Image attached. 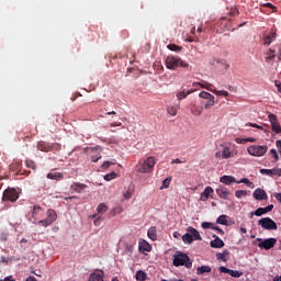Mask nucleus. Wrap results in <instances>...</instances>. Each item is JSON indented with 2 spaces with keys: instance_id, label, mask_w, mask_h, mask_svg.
Here are the masks:
<instances>
[{
  "instance_id": "obj_53",
  "label": "nucleus",
  "mask_w": 281,
  "mask_h": 281,
  "mask_svg": "<svg viewBox=\"0 0 281 281\" xmlns=\"http://www.w3.org/2000/svg\"><path fill=\"white\" fill-rule=\"evenodd\" d=\"M213 227H214V224H212L210 222L202 223V228L203 229H212Z\"/></svg>"
},
{
  "instance_id": "obj_47",
  "label": "nucleus",
  "mask_w": 281,
  "mask_h": 281,
  "mask_svg": "<svg viewBox=\"0 0 281 281\" xmlns=\"http://www.w3.org/2000/svg\"><path fill=\"white\" fill-rule=\"evenodd\" d=\"M25 166L26 168H31L32 170H36V162H34V160H25Z\"/></svg>"
},
{
  "instance_id": "obj_31",
  "label": "nucleus",
  "mask_w": 281,
  "mask_h": 281,
  "mask_svg": "<svg viewBox=\"0 0 281 281\" xmlns=\"http://www.w3.org/2000/svg\"><path fill=\"white\" fill-rule=\"evenodd\" d=\"M190 93H192V91L188 90H182L176 93V97L178 100H186V98H188V95H190Z\"/></svg>"
},
{
  "instance_id": "obj_9",
  "label": "nucleus",
  "mask_w": 281,
  "mask_h": 281,
  "mask_svg": "<svg viewBox=\"0 0 281 281\" xmlns=\"http://www.w3.org/2000/svg\"><path fill=\"white\" fill-rule=\"evenodd\" d=\"M257 241L259 243L258 247L260 249L269 250V249H273L276 247V244L278 243V239H276L273 237L265 239V240H262V238H257Z\"/></svg>"
},
{
  "instance_id": "obj_8",
  "label": "nucleus",
  "mask_w": 281,
  "mask_h": 281,
  "mask_svg": "<svg viewBox=\"0 0 281 281\" xmlns=\"http://www.w3.org/2000/svg\"><path fill=\"white\" fill-rule=\"evenodd\" d=\"M2 201H10L11 203H16L19 201V191L14 188H8L2 194Z\"/></svg>"
},
{
  "instance_id": "obj_46",
  "label": "nucleus",
  "mask_w": 281,
  "mask_h": 281,
  "mask_svg": "<svg viewBox=\"0 0 281 281\" xmlns=\"http://www.w3.org/2000/svg\"><path fill=\"white\" fill-rule=\"evenodd\" d=\"M97 216H98V215H95V214L92 215V218H94V222H93V223H94V226H95V227H100V225H101L102 221H104V218H102V216H100V215H99V217H97ZM95 217H97V218H95Z\"/></svg>"
},
{
  "instance_id": "obj_15",
  "label": "nucleus",
  "mask_w": 281,
  "mask_h": 281,
  "mask_svg": "<svg viewBox=\"0 0 281 281\" xmlns=\"http://www.w3.org/2000/svg\"><path fill=\"white\" fill-rule=\"evenodd\" d=\"M203 109H205L203 105H196L194 103L190 104V111L195 117L203 115Z\"/></svg>"
},
{
  "instance_id": "obj_45",
  "label": "nucleus",
  "mask_w": 281,
  "mask_h": 281,
  "mask_svg": "<svg viewBox=\"0 0 281 281\" xmlns=\"http://www.w3.org/2000/svg\"><path fill=\"white\" fill-rule=\"evenodd\" d=\"M236 142L237 144H247V142H250V143H255L256 142V138L254 137H248V138H236Z\"/></svg>"
},
{
  "instance_id": "obj_48",
  "label": "nucleus",
  "mask_w": 281,
  "mask_h": 281,
  "mask_svg": "<svg viewBox=\"0 0 281 281\" xmlns=\"http://www.w3.org/2000/svg\"><path fill=\"white\" fill-rule=\"evenodd\" d=\"M235 196L237 199H243V196H247V191L246 190H237V191H235Z\"/></svg>"
},
{
  "instance_id": "obj_6",
  "label": "nucleus",
  "mask_w": 281,
  "mask_h": 281,
  "mask_svg": "<svg viewBox=\"0 0 281 281\" xmlns=\"http://www.w3.org/2000/svg\"><path fill=\"white\" fill-rule=\"evenodd\" d=\"M199 98H201L202 100H206V102H201V104H203V109L207 110L211 106H214L216 104V100L214 98V95L207 91H202L199 93Z\"/></svg>"
},
{
  "instance_id": "obj_58",
  "label": "nucleus",
  "mask_w": 281,
  "mask_h": 281,
  "mask_svg": "<svg viewBox=\"0 0 281 281\" xmlns=\"http://www.w3.org/2000/svg\"><path fill=\"white\" fill-rule=\"evenodd\" d=\"M171 164H186V159L181 160L179 158H176L171 161Z\"/></svg>"
},
{
  "instance_id": "obj_14",
  "label": "nucleus",
  "mask_w": 281,
  "mask_h": 281,
  "mask_svg": "<svg viewBox=\"0 0 281 281\" xmlns=\"http://www.w3.org/2000/svg\"><path fill=\"white\" fill-rule=\"evenodd\" d=\"M216 194L220 196V199H224L225 201L229 200V191L224 186H220L216 189Z\"/></svg>"
},
{
  "instance_id": "obj_39",
  "label": "nucleus",
  "mask_w": 281,
  "mask_h": 281,
  "mask_svg": "<svg viewBox=\"0 0 281 281\" xmlns=\"http://www.w3.org/2000/svg\"><path fill=\"white\" fill-rule=\"evenodd\" d=\"M216 256H217V260H222L223 262H227V258H225V256H229V251L224 250L223 252H220Z\"/></svg>"
},
{
  "instance_id": "obj_51",
  "label": "nucleus",
  "mask_w": 281,
  "mask_h": 281,
  "mask_svg": "<svg viewBox=\"0 0 281 281\" xmlns=\"http://www.w3.org/2000/svg\"><path fill=\"white\" fill-rule=\"evenodd\" d=\"M123 247H124L126 254H133V245H128V244L124 243Z\"/></svg>"
},
{
  "instance_id": "obj_28",
  "label": "nucleus",
  "mask_w": 281,
  "mask_h": 281,
  "mask_svg": "<svg viewBox=\"0 0 281 281\" xmlns=\"http://www.w3.org/2000/svg\"><path fill=\"white\" fill-rule=\"evenodd\" d=\"M147 236L150 238V240H157V227L151 226L147 231Z\"/></svg>"
},
{
  "instance_id": "obj_4",
  "label": "nucleus",
  "mask_w": 281,
  "mask_h": 281,
  "mask_svg": "<svg viewBox=\"0 0 281 281\" xmlns=\"http://www.w3.org/2000/svg\"><path fill=\"white\" fill-rule=\"evenodd\" d=\"M248 155L252 157H265L269 147L267 145H251L247 148Z\"/></svg>"
},
{
  "instance_id": "obj_57",
  "label": "nucleus",
  "mask_w": 281,
  "mask_h": 281,
  "mask_svg": "<svg viewBox=\"0 0 281 281\" xmlns=\"http://www.w3.org/2000/svg\"><path fill=\"white\" fill-rule=\"evenodd\" d=\"M212 229H214L215 232H218L221 234V236H223L225 234V231H223L221 227L218 226H214L212 227Z\"/></svg>"
},
{
  "instance_id": "obj_35",
  "label": "nucleus",
  "mask_w": 281,
  "mask_h": 281,
  "mask_svg": "<svg viewBox=\"0 0 281 281\" xmlns=\"http://www.w3.org/2000/svg\"><path fill=\"white\" fill-rule=\"evenodd\" d=\"M237 183H245L247 188L254 189V182H251L248 178H243L240 180H237Z\"/></svg>"
},
{
  "instance_id": "obj_22",
  "label": "nucleus",
  "mask_w": 281,
  "mask_h": 281,
  "mask_svg": "<svg viewBox=\"0 0 281 281\" xmlns=\"http://www.w3.org/2000/svg\"><path fill=\"white\" fill-rule=\"evenodd\" d=\"M187 232L192 236L193 240H203L201 234H199V231H196V228L189 226L187 228Z\"/></svg>"
},
{
  "instance_id": "obj_2",
  "label": "nucleus",
  "mask_w": 281,
  "mask_h": 281,
  "mask_svg": "<svg viewBox=\"0 0 281 281\" xmlns=\"http://www.w3.org/2000/svg\"><path fill=\"white\" fill-rule=\"evenodd\" d=\"M173 267H187V269H192V261L186 252L178 251L173 255Z\"/></svg>"
},
{
  "instance_id": "obj_64",
  "label": "nucleus",
  "mask_w": 281,
  "mask_h": 281,
  "mask_svg": "<svg viewBox=\"0 0 281 281\" xmlns=\"http://www.w3.org/2000/svg\"><path fill=\"white\" fill-rule=\"evenodd\" d=\"M25 281H38L34 277H29Z\"/></svg>"
},
{
  "instance_id": "obj_33",
  "label": "nucleus",
  "mask_w": 281,
  "mask_h": 281,
  "mask_svg": "<svg viewBox=\"0 0 281 281\" xmlns=\"http://www.w3.org/2000/svg\"><path fill=\"white\" fill-rule=\"evenodd\" d=\"M167 48L170 49V52H176L177 54L181 53V49H183V47L178 46L177 44H168Z\"/></svg>"
},
{
  "instance_id": "obj_23",
  "label": "nucleus",
  "mask_w": 281,
  "mask_h": 281,
  "mask_svg": "<svg viewBox=\"0 0 281 281\" xmlns=\"http://www.w3.org/2000/svg\"><path fill=\"white\" fill-rule=\"evenodd\" d=\"M70 189L74 190L75 192H78V194H80V192H82L83 190H87V184H82L80 182H74L70 186Z\"/></svg>"
},
{
  "instance_id": "obj_21",
  "label": "nucleus",
  "mask_w": 281,
  "mask_h": 281,
  "mask_svg": "<svg viewBox=\"0 0 281 281\" xmlns=\"http://www.w3.org/2000/svg\"><path fill=\"white\" fill-rule=\"evenodd\" d=\"M237 181L233 176H222L220 178V183H224L225 186H232V183H237Z\"/></svg>"
},
{
  "instance_id": "obj_7",
  "label": "nucleus",
  "mask_w": 281,
  "mask_h": 281,
  "mask_svg": "<svg viewBox=\"0 0 281 281\" xmlns=\"http://www.w3.org/2000/svg\"><path fill=\"white\" fill-rule=\"evenodd\" d=\"M258 225L262 229H267L268 232H272L278 229V224L271 217H263L258 221Z\"/></svg>"
},
{
  "instance_id": "obj_61",
  "label": "nucleus",
  "mask_w": 281,
  "mask_h": 281,
  "mask_svg": "<svg viewBox=\"0 0 281 281\" xmlns=\"http://www.w3.org/2000/svg\"><path fill=\"white\" fill-rule=\"evenodd\" d=\"M0 281H16L12 278V276L5 277L3 280Z\"/></svg>"
},
{
  "instance_id": "obj_26",
  "label": "nucleus",
  "mask_w": 281,
  "mask_h": 281,
  "mask_svg": "<svg viewBox=\"0 0 281 281\" xmlns=\"http://www.w3.org/2000/svg\"><path fill=\"white\" fill-rule=\"evenodd\" d=\"M47 179H52L53 181H60L65 176L63 172H49L47 173Z\"/></svg>"
},
{
  "instance_id": "obj_42",
  "label": "nucleus",
  "mask_w": 281,
  "mask_h": 281,
  "mask_svg": "<svg viewBox=\"0 0 281 281\" xmlns=\"http://www.w3.org/2000/svg\"><path fill=\"white\" fill-rule=\"evenodd\" d=\"M212 93H215V95H223L224 98H229V92L225 90H212Z\"/></svg>"
},
{
  "instance_id": "obj_37",
  "label": "nucleus",
  "mask_w": 281,
  "mask_h": 281,
  "mask_svg": "<svg viewBox=\"0 0 281 281\" xmlns=\"http://www.w3.org/2000/svg\"><path fill=\"white\" fill-rule=\"evenodd\" d=\"M22 166H23V164H21V161H15V162L11 164L10 168H11V170H14L15 172H21Z\"/></svg>"
},
{
  "instance_id": "obj_1",
  "label": "nucleus",
  "mask_w": 281,
  "mask_h": 281,
  "mask_svg": "<svg viewBox=\"0 0 281 281\" xmlns=\"http://www.w3.org/2000/svg\"><path fill=\"white\" fill-rule=\"evenodd\" d=\"M165 65L167 69H170L171 71L179 69V67H181L182 69H188V67H190V64L181 59V57L172 55L167 56Z\"/></svg>"
},
{
  "instance_id": "obj_43",
  "label": "nucleus",
  "mask_w": 281,
  "mask_h": 281,
  "mask_svg": "<svg viewBox=\"0 0 281 281\" xmlns=\"http://www.w3.org/2000/svg\"><path fill=\"white\" fill-rule=\"evenodd\" d=\"M113 179H117V173L115 171L104 176V181H113Z\"/></svg>"
},
{
  "instance_id": "obj_30",
  "label": "nucleus",
  "mask_w": 281,
  "mask_h": 281,
  "mask_svg": "<svg viewBox=\"0 0 281 281\" xmlns=\"http://www.w3.org/2000/svg\"><path fill=\"white\" fill-rule=\"evenodd\" d=\"M266 63H269V60H276V49L269 48L266 52Z\"/></svg>"
},
{
  "instance_id": "obj_12",
  "label": "nucleus",
  "mask_w": 281,
  "mask_h": 281,
  "mask_svg": "<svg viewBox=\"0 0 281 281\" xmlns=\"http://www.w3.org/2000/svg\"><path fill=\"white\" fill-rule=\"evenodd\" d=\"M260 175H266L268 177H281V168L273 169H260Z\"/></svg>"
},
{
  "instance_id": "obj_50",
  "label": "nucleus",
  "mask_w": 281,
  "mask_h": 281,
  "mask_svg": "<svg viewBox=\"0 0 281 281\" xmlns=\"http://www.w3.org/2000/svg\"><path fill=\"white\" fill-rule=\"evenodd\" d=\"M229 276H232V278H240V276H243V272L238 270H231Z\"/></svg>"
},
{
  "instance_id": "obj_56",
  "label": "nucleus",
  "mask_w": 281,
  "mask_h": 281,
  "mask_svg": "<svg viewBox=\"0 0 281 281\" xmlns=\"http://www.w3.org/2000/svg\"><path fill=\"white\" fill-rule=\"evenodd\" d=\"M270 155H272V157L274 158L276 161H278V159H280V157L278 156V151L276 149H271Z\"/></svg>"
},
{
  "instance_id": "obj_25",
  "label": "nucleus",
  "mask_w": 281,
  "mask_h": 281,
  "mask_svg": "<svg viewBox=\"0 0 281 281\" xmlns=\"http://www.w3.org/2000/svg\"><path fill=\"white\" fill-rule=\"evenodd\" d=\"M210 194H214V189H212V187H206L201 193V201H207V199H210Z\"/></svg>"
},
{
  "instance_id": "obj_3",
  "label": "nucleus",
  "mask_w": 281,
  "mask_h": 281,
  "mask_svg": "<svg viewBox=\"0 0 281 281\" xmlns=\"http://www.w3.org/2000/svg\"><path fill=\"white\" fill-rule=\"evenodd\" d=\"M155 164H157V158H155L154 156H149L147 159H145L143 161V164L137 169V171L142 172L144 175H146L148 172H153V170L155 168Z\"/></svg>"
},
{
  "instance_id": "obj_44",
  "label": "nucleus",
  "mask_w": 281,
  "mask_h": 281,
  "mask_svg": "<svg viewBox=\"0 0 281 281\" xmlns=\"http://www.w3.org/2000/svg\"><path fill=\"white\" fill-rule=\"evenodd\" d=\"M117 162L115 160L113 161H104L101 166L102 170H109L111 166H115Z\"/></svg>"
},
{
  "instance_id": "obj_5",
  "label": "nucleus",
  "mask_w": 281,
  "mask_h": 281,
  "mask_svg": "<svg viewBox=\"0 0 281 281\" xmlns=\"http://www.w3.org/2000/svg\"><path fill=\"white\" fill-rule=\"evenodd\" d=\"M58 218V214H56V211L53 209H48L46 212V218L40 220L38 224L42 227H49L53 223H56V220Z\"/></svg>"
},
{
  "instance_id": "obj_40",
  "label": "nucleus",
  "mask_w": 281,
  "mask_h": 281,
  "mask_svg": "<svg viewBox=\"0 0 281 281\" xmlns=\"http://www.w3.org/2000/svg\"><path fill=\"white\" fill-rule=\"evenodd\" d=\"M250 214H255V216H262L268 213L265 207H258L255 212H250Z\"/></svg>"
},
{
  "instance_id": "obj_27",
  "label": "nucleus",
  "mask_w": 281,
  "mask_h": 281,
  "mask_svg": "<svg viewBox=\"0 0 281 281\" xmlns=\"http://www.w3.org/2000/svg\"><path fill=\"white\" fill-rule=\"evenodd\" d=\"M41 212H43V207H41L40 205L33 206L32 218H34V221H38L41 218Z\"/></svg>"
},
{
  "instance_id": "obj_34",
  "label": "nucleus",
  "mask_w": 281,
  "mask_h": 281,
  "mask_svg": "<svg viewBox=\"0 0 281 281\" xmlns=\"http://www.w3.org/2000/svg\"><path fill=\"white\" fill-rule=\"evenodd\" d=\"M182 240L183 243L191 245V243H194V238L192 237V235L190 233H187L182 236Z\"/></svg>"
},
{
  "instance_id": "obj_11",
  "label": "nucleus",
  "mask_w": 281,
  "mask_h": 281,
  "mask_svg": "<svg viewBox=\"0 0 281 281\" xmlns=\"http://www.w3.org/2000/svg\"><path fill=\"white\" fill-rule=\"evenodd\" d=\"M269 122L271 124L273 133H277V135H280L281 133V126L280 123L278 122V116L276 114H269Z\"/></svg>"
},
{
  "instance_id": "obj_52",
  "label": "nucleus",
  "mask_w": 281,
  "mask_h": 281,
  "mask_svg": "<svg viewBox=\"0 0 281 281\" xmlns=\"http://www.w3.org/2000/svg\"><path fill=\"white\" fill-rule=\"evenodd\" d=\"M100 159H102V155H100V154H95V155L91 156V161L93 164H97V161H100Z\"/></svg>"
},
{
  "instance_id": "obj_18",
  "label": "nucleus",
  "mask_w": 281,
  "mask_h": 281,
  "mask_svg": "<svg viewBox=\"0 0 281 281\" xmlns=\"http://www.w3.org/2000/svg\"><path fill=\"white\" fill-rule=\"evenodd\" d=\"M213 238H215L211 241V247L213 249H222V247H225V241H223L218 236L214 235Z\"/></svg>"
},
{
  "instance_id": "obj_55",
  "label": "nucleus",
  "mask_w": 281,
  "mask_h": 281,
  "mask_svg": "<svg viewBox=\"0 0 281 281\" xmlns=\"http://www.w3.org/2000/svg\"><path fill=\"white\" fill-rule=\"evenodd\" d=\"M220 272L221 273H231V271H232V269H229V268H226L225 266H221L220 268Z\"/></svg>"
},
{
  "instance_id": "obj_38",
  "label": "nucleus",
  "mask_w": 281,
  "mask_h": 281,
  "mask_svg": "<svg viewBox=\"0 0 281 281\" xmlns=\"http://www.w3.org/2000/svg\"><path fill=\"white\" fill-rule=\"evenodd\" d=\"M217 225H228L227 215H220L216 220Z\"/></svg>"
},
{
  "instance_id": "obj_59",
  "label": "nucleus",
  "mask_w": 281,
  "mask_h": 281,
  "mask_svg": "<svg viewBox=\"0 0 281 281\" xmlns=\"http://www.w3.org/2000/svg\"><path fill=\"white\" fill-rule=\"evenodd\" d=\"M274 87H277L278 91L281 93V82L276 80L274 81Z\"/></svg>"
},
{
  "instance_id": "obj_20",
  "label": "nucleus",
  "mask_w": 281,
  "mask_h": 281,
  "mask_svg": "<svg viewBox=\"0 0 281 281\" xmlns=\"http://www.w3.org/2000/svg\"><path fill=\"white\" fill-rule=\"evenodd\" d=\"M276 38H278V33L276 32L269 33L268 35L263 36V45H267V47H269V45H271V43H273Z\"/></svg>"
},
{
  "instance_id": "obj_36",
  "label": "nucleus",
  "mask_w": 281,
  "mask_h": 281,
  "mask_svg": "<svg viewBox=\"0 0 281 281\" xmlns=\"http://www.w3.org/2000/svg\"><path fill=\"white\" fill-rule=\"evenodd\" d=\"M249 126H251L252 128H258L259 131H263L265 133H269V127L267 125L262 126V125H258L256 123H249Z\"/></svg>"
},
{
  "instance_id": "obj_16",
  "label": "nucleus",
  "mask_w": 281,
  "mask_h": 281,
  "mask_svg": "<svg viewBox=\"0 0 281 281\" xmlns=\"http://www.w3.org/2000/svg\"><path fill=\"white\" fill-rule=\"evenodd\" d=\"M138 250L140 251V254H146V251L147 252L153 251V246H150L148 241L143 239L138 244Z\"/></svg>"
},
{
  "instance_id": "obj_17",
  "label": "nucleus",
  "mask_w": 281,
  "mask_h": 281,
  "mask_svg": "<svg viewBox=\"0 0 281 281\" xmlns=\"http://www.w3.org/2000/svg\"><path fill=\"white\" fill-rule=\"evenodd\" d=\"M222 148V159H232L234 157V154L232 153V147L221 145Z\"/></svg>"
},
{
  "instance_id": "obj_62",
  "label": "nucleus",
  "mask_w": 281,
  "mask_h": 281,
  "mask_svg": "<svg viewBox=\"0 0 281 281\" xmlns=\"http://www.w3.org/2000/svg\"><path fill=\"white\" fill-rule=\"evenodd\" d=\"M274 199L281 203V193H274Z\"/></svg>"
},
{
  "instance_id": "obj_60",
  "label": "nucleus",
  "mask_w": 281,
  "mask_h": 281,
  "mask_svg": "<svg viewBox=\"0 0 281 281\" xmlns=\"http://www.w3.org/2000/svg\"><path fill=\"white\" fill-rule=\"evenodd\" d=\"M265 210L267 213L271 212L273 210V204L266 206Z\"/></svg>"
},
{
  "instance_id": "obj_41",
  "label": "nucleus",
  "mask_w": 281,
  "mask_h": 281,
  "mask_svg": "<svg viewBox=\"0 0 281 281\" xmlns=\"http://www.w3.org/2000/svg\"><path fill=\"white\" fill-rule=\"evenodd\" d=\"M136 280L137 281H146V272H144L143 270H138L136 272Z\"/></svg>"
},
{
  "instance_id": "obj_29",
  "label": "nucleus",
  "mask_w": 281,
  "mask_h": 281,
  "mask_svg": "<svg viewBox=\"0 0 281 281\" xmlns=\"http://www.w3.org/2000/svg\"><path fill=\"white\" fill-rule=\"evenodd\" d=\"M108 210H109V206H106V204L104 203H100L97 206V212L99 216H103L104 214H106Z\"/></svg>"
},
{
  "instance_id": "obj_63",
  "label": "nucleus",
  "mask_w": 281,
  "mask_h": 281,
  "mask_svg": "<svg viewBox=\"0 0 281 281\" xmlns=\"http://www.w3.org/2000/svg\"><path fill=\"white\" fill-rule=\"evenodd\" d=\"M277 47H278V49H279L278 59L281 60V44H278Z\"/></svg>"
},
{
  "instance_id": "obj_13",
  "label": "nucleus",
  "mask_w": 281,
  "mask_h": 281,
  "mask_svg": "<svg viewBox=\"0 0 281 281\" xmlns=\"http://www.w3.org/2000/svg\"><path fill=\"white\" fill-rule=\"evenodd\" d=\"M252 196L256 199V201H267L268 199L267 191L262 189H256Z\"/></svg>"
},
{
  "instance_id": "obj_32",
  "label": "nucleus",
  "mask_w": 281,
  "mask_h": 281,
  "mask_svg": "<svg viewBox=\"0 0 281 281\" xmlns=\"http://www.w3.org/2000/svg\"><path fill=\"white\" fill-rule=\"evenodd\" d=\"M178 111H179V105H169V106H167V113L169 115H172V117H175V115H177Z\"/></svg>"
},
{
  "instance_id": "obj_24",
  "label": "nucleus",
  "mask_w": 281,
  "mask_h": 281,
  "mask_svg": "<svg viewBox=\"0 0 281 281\" xmlns=\"http://www.w3.org/2000/svg\"><path fill=\"white\" fill-rule=\"evenodd\" d=\"M205 273H212V267L201 266L196 268V276H205Z\"/></svg>"
},
{
  "instance_id": "obj_49",
  "label": "nucleus",
  "mask_w": 281,
  "mask_h": 281,
  "mask_svg": "<svg viewBox=\"0 0 281 281\" xmlns=\"http://www.w3.org/2000/svg\"><path fill=\"white\" fill-rule=\"evenodd\" d=\"M201 86L202 89H206V91H214V89L212 88V83H199Z\"/></svg>"
},
{
  "instance_id": "obj_54",
  "label": "nucleus",
  "mask_w": 281,
  "mask_h": 281,
  "mask_svg": "<svg viewBox=\"0 0 281 281\" xmlns=\"http://www.w3.org/2000/svg\"><path fill=\"white\" fill-rule=\"evenodd\" d=\"M172 181V178H166L162 181V188H170V182Z\"/></svg>"
},
{
  "instance_id": "obj_19",
  "label": "nucleus",
  "mask_w": 281,
  "mask_h": 281,
  "mask_svg": "<svg viewBox=\"0 0 281 281\" xmlns=\"http://www.w3.org/2000/svg\"><path fill=\"white\" fill-rule=\"evenodd\" d=\"M89 281H104V272L99 270L90 273Z\"/></svg>"
},
{
  "instance_id": "obj_10",
  "label": "nucleus",
  "mask_w": 281,
  "mask_h": 281,
  "mask_svg": "<svg viewBox=\"0 0 281 281\" xmlns=\"http://www.w3.org/2000/svg\"><path fill=\"white\" fill-rule=\"evenodd\" d=\"M56 148H58V144L56 143L49 144L43 140L37 143V150H41L42 153H50V150H56Z\"/></svg>"
}]
</instances>
